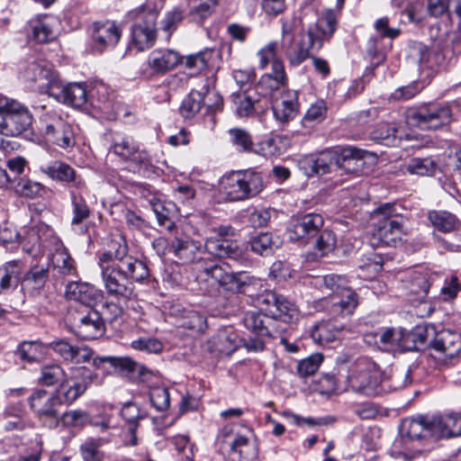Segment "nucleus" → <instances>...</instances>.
<instances>
[{"instance_id":"obj_1","label":"nucleus","mask_w":461,"mask_h":461,"mask_svg":"<svg viewBox=\"0 0 461 461\" xmlns=\"http://www.w3.org/2000/svg\"><path fill=\"white\" fill-rule=\"evenodd\" d=\"M372 245L397 247L402 243L407 235L405 219L394 204L385 203L378 207L372 215Z\"/></svg>"},{"instance_id":"obj_2","label":"nucleus","mask_w":461,"mask_h":461,"mask_svg":"<svg viewBox=\"0 0 461 461\" xmlns=\"http://www.w3.org/2000/svg\"><path fill=\"white\" fill-rule=\"evenodd\" d=\"M158 9L149 3H145L130 10L126 19L132 24L129 48L143 51L151 48L157 39Z\"/></svg>"},{"instance_id":"obj_3","label":"nucleus","mask_w":461,"mask_h":461,"mask_svg":"<svg viewBox=\"0 0 461 461\" xmlns=\"http://www.w3.org/2000/svg\"><path fill=\"white\" fill-rule=\"evenodd\" d=\"M220 186L230 202H240L256 197L264 187L261 172L253 168L231 171L220 180Z\"/></svg>"},{"instance_id":"obj_4","label":"nucleus","mask_w":461,"mask_h":461,"mask_svg":"<svg viewBox=\"0 0 461 461\" xmlns=\"http://www.w3.org/2000/svg\"><path fill=\"white\" fill-rule=\"evenodd\" d=\"M115 273H112L113 278L121 287H110L109 283L104 282V287L110 295L124 300L133 296V289L131 286V282H143L149 276V269L147 263L136 257L129 255L115 268Z\"/></svg>"},{"instance_id":"obj_5","label":"nucleus","mask_w":461,"mask_h":461,"mask_svg":"<svg viewBox=\"0 0 461 461\" xmlns=\"http://www.w3.org/2000/svg\"><path fill=\"white\" fill-rule=\"evenodd\" d=\"M382 377L379 366L373 360L359 357L350 365L347 381L354 392L373 396L378 393Z\"/></svg>"},{"instance_id":"obj_6","label":"nucleus","mask_w":461,"mask_h":461,"mask_svg":"<svg viewBox=\"0 0 461 461\" xmlns=\"http://www.w3.org/2000/svg\"><path fill=\"white\" fill-rule=\"evenodd\" d=\"M32 115L23 104L0 96V134L18 136L32 123Z\"/></svg>"},{"instance_id":"obj_7","label":"nucleus","mask_w":461,"mask_h":461,"mask_svg":"<svg viewBox=\"0 0 461 461\" xmlns=\"http://www.w3.org/2000/svg\"><path fill=\"white\" fill-rule=\"evenodd\" d=\"M95 375L86 366L71 367L54 392L59 404L70 405L82 396Z\"/></svg>"},{"instance_id":"obj_8","label":"nucleus","mask_w":461,"mask_h":461,"mask_svg":"<svg viewBox=\"0 0 461 461\" xmlns=\"http://www.w3.org/2000/svg\"><path fill=\"white\" fill-rule=\"evenodd\" d=\"M278 43L270 41L261 48L257 54L259 59L258 66L261 69H265L271 63V72L265 74L259 81L262 87H268L271 90L278 89L287 82L284 62L278 57Z\"/></svg>"},{"instance_id":"obj_9","label":"nucleus","mask_w":461,"mask_h":461,"mask_svg":"<svg viewBox=\"0 0 461 461\" xmlns=\"http://www.w3.org/2000/svg\"><path fill=\"white\" fill-rule=\"evenodd\" d=\"M40 123V131L48 142L64 149L75 145L72 126L60 115L47 112L41 116Z\"/></svg>"},{"instance_id":"obj_10","label":"nucleus","mask_w":461,"mask_h":461,"mask_svg":"<svg viewBox=\"0 0 461 461\" xmlns=\"http://www.w3.org/2000/svg\"><path fill=\"white\" fill-rule=\"evenodd\" d=\"M322 48L321 38L312 29L300 33L297 42H281L280 50L285 56L290 66L298 67L311 58L312 51H319Z\"/></svg>"},{"instance_id":"obj_11","label":"nucleus","mask_w":461,"mask_h":461,"mask_svg":"<svg viewBox=\"0 0 461 461\" xmlns=\"http://www.w3.org/2000/svg\"><path fill=\"white\" fill-rule=\"evenodd\" d=\"M129 255V246L122 236H117L111 240L107 249L98 257V266L101 269L103 282L109 283L110 287H121L113 278L112 273H115L113 268Z\"/></svg>"},{"instance_id":"obj_12","label":"nucleus","mask_w":461,"mask_h":461,"mask_svg":"<svg viewBox=\"0 0 461 461\" xmlns=\"http://www.w3.org/2000/svg\"><path fill=\"white\" fill-rule=\"evenodd\" d=\"M451 111L447 106L424 105L410 113L408 122L421 130H436L450 121Z\"/></svg>"},{"instance_id":"obj_13","label":"nucleus","mask_w":461,"mask_h":461,"mask_svg":"<svg viewBox=\"0 0 461 461\" xmlns=\"http://www.w3.org/2000/svg\"><path fill=\"white\" fill-rule=\"evenodd\" d=\"M72 327L75 334L83 339H98L105 330L104 318L92 306L73 315Z\"/></svg>"},{"instance_id":"obj_14","label":"nucleus","mask_w":461,"mask_h":461,"mask_svg":"<svg viewBox=\"0 0 461 461\" xmlns=\"http://www.w3.org/2000/svg\"><path fill=\"white\" fill-rule=\"evenodd\" d=\"M298 167L308 177L333 172L337 169V149L306 155L299 159Z\"/></svg>"},{"instance_id":"obj_15","label":"nucleus","mask_w":461,"mask_h":461,"mask_svg":"<svg viewBox=\"0 0 461 461\" xmlns=\"http://www.w3.org/2000/svg\"><path fill=\"white\" fill-rule=\"evenodd\" d=\"M323 218L318 213H308L294 218L289 227L291 240L309 244L323 226Z\"/></svg>"},{"instance_id":"obj_16","label":"nucleus","mask_w":461,"mask_h":461,"mask_svg":"<svg viewBox=\"0 0 461 461\" xmlns=\"http://www.w3.org/2000/svg\"><path fill=\"white\" fill-rule=\"evenodd\" d=\"M22 77L24 81L37 85L41 93H46L49 95L50 87L56 85L59 79L58 74L43 61H32L28 64L22 72Z\"/></svg>"},{"instance_id":"obj_17","label":"nucleus","mask_w":461,"mask_h":461,"mask_svg":"<svg viewBox=\"0 0 461 461\" xmlns=\"http://www.w3.org/2000/svg\"><path fill=\"white\" fill-rule=\"evenodd\" d=\"M408 58L418 65L421 72H426L427 77H431L438 69L443 59L442 55L434 52L420 41H413L408 47Z\"/></svg>"},{"instance_id":"obj_18","label":"nucleus","mask_w":461,"mask_h":461,"mask_svg":"<svg viewBox=\"0 0 461 461\" xmlns=\"http://www.w3.org/2000/svg\"><path fill=\"white\" fill-rule=\"evenodd\" d=\"M40 170L54 181L70 184L69 189L86 188L85 180L77 174L71 166L63 161L53 160L42 164L40 166Z\"/></svg>"},{"instance_id":"obj_19","label":"nucleus","mask_w":461,"mask_h":461,"mask_svg":"<svg viewBox=\"0 0 461 461\" xmlns=\"http://www.w3.org/2000/svg\"><path fill=\"white\" fill-rule=\"evenodd\" d=\"M367 152L355 147L337 149V169L350 176L365 173Z\"/></svg>"},{"instance_id":"obj_20","label":"nucleus","mask_w":461,"mask_h":461,"mask_svg":"<svg viewBox=\"0 0 461 461\" xmlns=\"http://www.w3.org/2000/svg\"><path fill=\"white\" fill-rule=\"evenodd\" d=\"M50 96L61 104L82 107L87 101V91L84 84L69 83L64 85L59 78L56 85L50 87Z\"/></svg>"},{"instance_id":"obj_21","label":"nucleus","mask_w":461,"mask_h":461,"mask_svg":"<svg viewBox=\"0 0 461 461\" xmlns=\"http://www.w3.org/2000/svg\"><path fill=\"white\" fill-rule=\"evenodd\" d=\"M168 251L184 264L203 260L206 254L204 244L189 238H174L168 245Z\"/></svg>"},{"instance_id":"obj_22","label":"nucleus","mask_w":461,"mask_h":461,"mask_svg":"<svg viewBox=\"0 0 461 461\" xmlns=\"http://www.w3.org/2000/svg\"><path fill=\"white\" fill-rule=\"evenodd\" d=\"M122 29L113 21L95 23L93 25V48L103 52L107 48L114 47L122 37Z\"/></svg>"},{"instance_id":"obj_23","label":"nucleus","mask_w":461,"mask_h":461,"mask_svg":"<svg viewBox=\"0 0 461 461\" xmlns=\"http://www.w3.org/2000/svg\"><path fill=\"white\" fill-rule=\"evenodd\" d=\"M31 411L40 419L56 418L58 399L54 393L40 388L34 389L27 399Z\"/></svg>"},{"instance_id":"obj_24","label":"nucleus","mask_w":461,"mask_h":461,"mask_svg":"<svg viewBox=\"0 0 461 461\" xmlns=\"http://www.w3.org/2000/svg\"><path fill=\"white\" fill-rule=\"evenodd\" d=\"M169 315L176 319L178 326L194 333L202 334L207 329V320L203 314L193 309H187L181 304L171 305Z\"/></svg>"},{"instance_id":"obj_25","label":"nucleus","mask_w":461,"mask_h":461,"mask_svg":"<svg viewBox=\"0 0 461 461\" xmlns=\"http://www.w3.org/2000/svg\"><path fill=\"white\" fill-rule=\"evenodd\" d=\"M430 347L446 358H454L461 353V332L443 330L429 341Z\"/></svg>"},{"instance_id":"obj_26","label":"nucleus","mask_w":461,"mask_h":461,"mask_svg":"<svg viewBox=\"0 0 461 461\" xmlns=\"http://www.w3.org/2000/svg\"><path fill=\"white\" fill-rule=\"evenodd\" d=\"M56 354H58L65 362L73 364H81L88 362L94 352L88 347H79L72 345L67 339L53 340L49 344Z\"/></svg>"},{"instance_id":"obj_27","label":"nucleus","mask_w":461,"mask_h":461,"mask_svg":"<svg viewBox=\"0 0 461 461\" xmlns=\"http://www.w3.org/2000/svg\"><path fill=\"white\" fill-rule=\"evenodd\" d=\"M407 294L413 296L412 300L423 302L430 287V275L419 270H408L401 278Z\"/></svg>"},{"instance_id":"obj_28","label":"nucleus","mask_w":461,"mask_h":461,"mask_svg":"<svg viewBox=\"0 0 461 461\" xmlns=\"http://www.w3.org/2000/svg\"><path fill=\"white\" fill-rule=\"evenodd\" d=\"M229 446L230 454L237 456L238 461H257L258 444L252 430L247 434H236Z\"/></svg>"},{"instance_id":"obj_29","label":"nucleus","mask_w":461,"mask_h":461,"mask_svg":"<svg viewBox=\"0 0 461 461\" xmlns=\"http://www.w3.org/2000/svg\"><path fill=\"white\" fill-rule=\"evenodd\" d=\"M1 420L6 431H23L33 427L32 420L21 402L8 404L1 414Z\"/></svg>"},{"instance_id":"obj_30","label":"nucleus","mask_w":461,"mask_h":461,"mask_svg":"<svg viewBox=\"0 0 461 461\" xmlns=\"http://www.w3.org/2000/svg\"><path fill=\"white\" fill-rule=\"evenodd\" d=\"M272 110L275 118L280 122H287L293 120L299 111L297 91H284L280 97L273 102Z\"/></svg>"},{"instance_id":"obj_31","label":"nucleus","mask_w":461,"mask_h":461,"mask_svg":"<svg viewBox=\"0 0 461 461\" xmlns=\"http://www.w3.org/2000/svg\"><path fill=\"white\" fill-rule=\"evenodd\" d=\"M401 429L410 439L434 437L433 416L417 415L402 420Z\"/></svg>"},{"instance_id":"obj_32","label":"nucleus","mask_w":461,"mask_h":461,"mask_svg":"<svg viewBox=\"0 0 461 461\" xmlns=\"http://www.w3.org/2000/svg\"><path fill=\"white\" fill-rule=\"evenodd\" d=\"M205 253L215 258H228L238 260L242 257L243 249L240 243L232 239L208 238L204 242Z\"/></svg>"},{"instance_id":"obj_33","label":"nucleus","mask_w":461,"mask_h":461,"mask_svg":"<svg viewBox=\"0 0 461 461\" xmlns=\"http://www.w3.org/2000/svg\"><path fill=\"white\" fill-rule=\"evenodd\" d=\"M434 437L438 438H450L461 437V413L448 412L433 416Z\"/></svg>"},{"instance_id":"obj_34","label":"nucleus","mask_w":461,"mask_h":461,"mask_svg":"<svg viewBox=\"0 0 461 461\" xmlns=\"http://www.w3.org/2000/svg\"><path fill=\"white\" fill-rule=\"evenodd\" d=\"M179 54L170 49H156L148 59L149 68L157 74H164L175 68L180 62Z\"/></svg>"},{"instance_id":"obj_35","label":"nucleus","mask_w":461,"mask_h":461,"mask_svg":"<svg viewBox=\"0 0 461 461\" xmlns=\"http://www.w3.org/2000/svg\"><path fill=\"white\" fill-rule=\"evenodd\" d=\"M65 297L78 302L86 307L92 306L98 299V291L90 284L70 281L66 285Z\"/></svg>"},{"instance_id":"obj_36","label":"nucleus","mask_w":461,"mask_h":461,"mask_svg":"<svg viewBox=\"0 0 461 461\" xmlns=\"http://www.w3.org/2000/svg\"><path fill=\"white\" fill-rule=\"evenodd\" d=\"M343 329V324L336 321H322L312 327L311 337L315 343L325 346L338 339Z\"/></svg>"},{"instance_id":"obj_37","label":"nucleus","mask_w":461,"mask_h":461,"mask_svg":"<svg viewBox=\"0 0 461 461\" xmlns=\"http://www.w3.org/2000/svg\"><path fill=\"white\" fill-rule=\"evenodd\" d=\"M108 363L112 366L120 368L123 371L138 373L140 378L145 381L150 375V372L143 366L139 365L130 357H95L93 364L95 367L99 368L103 364Z\"/></svg>"},{"instance_id":"obj_38","label":"nucleus","mask_w":461,"mask_h":461,"mask_svg":"<svg viewBox=\"0 0 461 461\" xmlns=\"http://www.w3.org/2000/svg\"><path fill=\"white\" fill-rule=\"evenodd\" d=\"M51 266L54 276L61 277L77 276L75 260L65 248H58L52 255Z\"/></svg>"},{"instance_id":"obj_39","label":"nucleus","mask_w":461,"mask_h":461,"mask_svg":"<svg viewBox=\"0 0 461 461\" xmlns=\"http://www.w3.org/2000/svg\"><path fill=\"white\" fill-rule=\"evenodd\" d=\"M83 189H69V198L71 203V225H79L86 221L91 215V210L82 194Z\"/></svg>"},{"instance_id":"obj_40","label":"nucleus","mask_w":461,"mask_h":461,"mask_svg":"<svg viewBox=\"0 0 461 461\" xmlns=\"http://www.w3.org/2000/svg\"><path fill=\"white\" fill-rule=\"evenodd\" d=\"M244 325L248 330H252L261 337H274L275 332L272 329L274 321L264 315L254 312H247L244 317Z\"/></svg>"},{"instance_id":"obj_41","label":"nucleus","mask_w":461,"mask_h":461,"mask_svg":"<svg viewBox=\"0 0 461 461\" xmlns=\"http://www.w3.org/2000/svg\"><path fill=\"white\" fill-rule=\"evenodd\" d=\"M22 271L19 261H10L0 267V294L17 287L21 281Z\"/></svg>"},{"instance_id":"obj_42","label":"nucleus","mask_w":461,"mask_h":461,"mask_svg":"<svg viewBox=\"0 0 461 461\" xmlns=\"http://www.w3.org/2000/svg\"><path fill=\"white\" fill-rule=\"evenodd\" d=\"M53 238V230L49 225L44 222H37L32 225L27 232L24 240L31 244L30 248H26V244L23 245V249L28 253H32L36 248L44 246V242L49 239Z\"/></svg>"},{"instance_id":"obj_43","label":"nucleus","mask_w":461,"mask_h":461,"mask_svg":"<svg viewBox=\"0 0 461 461\" xmlns=\"http://www.w3.org/2000/svg\"><path fill=\"white\" fill-rule=\"evenodd\" d=\"M237 335L230 329L220 330L211 339L212 350L230 355L237 348Z\"/></svg>"},{"instance_id":"obj_44","label":"nucleus","mask_w":461,"mask_h":461,"mask_svg":"<svg viewBox=\"0 0 461 461\" xmlns=\"http://www.w3.org/2000/svg\"><path fill=\"white\" fill-rule=\"evenodd\" d=\"M429 220L432 226L441 232H451L458 229L459 220L451 212L446 211H430Z\"/></svg>"},{"instance_id":"obj_45","label":"nucleus","mask_w":461,"mask_h":461,"mask_svg":"<svg viewBox=\"0 0 461 461\" xmlns=\"http://www.w3.org/2000/svg\"><path fill=\"white\" fill-rule=\"evenodd\" d=\"M438 168V163L432 157L412 158L405 165L406 172L420 176H434Z\"/></svg>"},{"instance_id":"obj_46","label":"nucleus","mask_w":461,"mask_h":461,"mask_svg":"<svg viewBox=\"0 0 461 461\" xmlns=\"http://www.w3.org/2000/svg\"><path fill=\"white\" fill-rule=\"evenodd\" d=\"M138 147L139 146L131 136L115 133L113 137L110 151L126 161L137 151Z\"/></svg>"},{"instance_id":"obj_47","label":"nucleus","mask_w":461,"mask_h":461,"mask_svg":"<svg viewBox=\"0 0 461 461\" xmlns=\"http://www.w3.org/2000/svg\"><path fill=\"white\" fill-rule=\"evenodd\" d=\"M67 374L65 369L59 364L44 365L41 368L38 383L48 387L59 386Z\"/></svg>"},{"instance_id":"obj_48","label":"nucleus","mask_w":461,"mask_h":461,"mask_svg":"<svg viewBox=\"0 0 461 461\" xmlns=\"http://www.w3.org/2000/svg\"><path fill=\"white\" fill-rule=\"evenodd\" d=\"M314 285L328 294L330 293L338 296L344 288L348 287V281L345 276L330 274L316 277Z\"/></svg>"},{"instance_id":"obj_49","label":"nucleus","mask_w":461,"mask_h":461,"mask_svg":"<svg viewBox=\"0 0 461 461\" xmlns=\"http://www.w3.org/2000/svg\"><path fill=\"white\" fill-rule=\"evenodd\" d=\"M106 442L102 438H89L79 447V452L84 461H103L104 453L101 447Z\"/></svg>"},{"instance_id":"obj_50","label":"nucleus","mask_w":461,"mask_h":461,"mask_svg":"<svg viewBox=\"0 0 461 461\" xmlns=\"http://www.w3.org/2000/svg\"><path fill=\"white\" fill-rule=\"evenodd\" d=\"M317 35H319L322 42L326 39H330L337 29V18L334 12L329 10L320 16L314 27H311Z\"/></svg>"},{"instance_id":"obj_51","label":"nucleus","mask_w":461,"mask_h":461,"mask_svg":"<svg viewBox=\"0 0 461 461\" xmlns=\"http://www.w3.org/2000/svg\"><path fill=\"white\" fill-rule=\"evenodd\" d=\"M46 347L38 341H23L20 344L16 354L28 363L39 362L44 356Z\"/></svg>"},{"instance_id":"obj_52","label":"nucleus","mask_w":461,"mask_h":461,"mask_svg":"<svg viewBox=\"0 0 461 461\" xmlns=\"http://www.w3.org/2000/svg\"><path fill=\"white\" fill-rule=\"evenodd\" d=\"M398 129L395 123L381 122L370 133L371 139L386 146H394L397 142Z\"/></svg>"},{"instance_id":"obj_53","label":"nucleus","mask_w":461,"mask_h":461,"mask_svg":"<svg viewBox=\"0 0 461 461\" xmlns=\"http://www.w3.org/2000/svg\"><path fill=\"white\" fill-rule=\"evenodd\" d=\"M49 276V268L43 266L32 267L22 280V285L32 290L41 289Z\"/></svg>"},{"instance_id":"obj_54","label":"nucleus","mask_w":461,"mask_h":461,"mask_svg":"<svg viewBox=\"0 0 461 461\" xmlns=\"http://www.w3.org/2000/svg\"><path fill=\"white\" fill-rule=\"evenodd\" d=\"M31 27L32 37L38 43H46L56 38L51 21L48 18L32 22Z\"/></svg>"},{"instance_id":"obj_55","label":"nucleus","mask_w":461,"mask_h":461,"mask_svg":"<svg viewBox=\"0 0 461 461\" xmlns=\"http://www.w3.org/2000/svg\"><path fill=\"white\" fill-rule=\"evenodd\" d=\"M338 301L333 302V305L339 308V312L344 315H350L358 305L357 294L350 287L344 288L337 296Z\"/></svg>"},{"instance_id":"obj_56","label":"nucleus","mask_w":461,"mask_h":461,"mask_svg":"<svg viewBox=\"0 0 461 461\" xmlns=\"http://www.w3.org/2000/svg\"><path fill=\"white\" fill-rule=\"evenodd\" d=\"M203 97L198 91H191L187 96L182 101L179 107V113L185 119H191L202 108Z\"/></svg>"},{"instance_id":"obj_57","label":"nucleus","mask_w":461,"mask_h":461,"mask_svg":"<svg viewBox=\"0 0 461 461\" xmlns=\"http://www.w3.org/2000/svg\"><path fill=\"white\" fill-rule=\"evenodd\" d=\"M311 243L320 256H325L335 249L337 238L331 230L321 229L317 236L312 239Z\"/></svg>"},{"instance_id":"obj_58","label":"nucleus","mask_w":461,"mask_h":461,"mask_svg":"<svg viewBox=\"0 0 461 461\" xmlns=\"http://www.w3.org/2000/svg\"><path fill=\"white\" fill-rule=\"evenodd\" d=\"M218 4L219 0H195L189 14L193 21L202 23L213 14Z\"/></svg>"},{"instance_id":"obj_59","label":"nucleus","mask_w":461,"mask_h":461,"mask_svg":"<svg viewBox=\"0 0 461 461\" xmlns=\"http://www.w3.org/2000/svg\"><path fill=\"white\" fill-rule=\"evenodd\" d=\"M149 203L156 214L158 224L165 227L168 231H172L176 228V224L172 221L170 211L165 203L155 197L149 199Z\"/></svg>"},{"instance_id":"obj_60","label":"nucleus","mask_w":461,"mask_h":461,"mask_svg":"<svg viewBox=\"0 0 461 461\" xmlns=\"http://www.w3.org/2000/svg\"><path fill=\"white\" fill-rule=\"evenodd\" d=\"M406 336L402 330L393 328L387 329L379 337V342L385 350H392L395 348H403V339Z\"/></svg>"},{"instance_id":"obj_61","label":"nucleus","mask_w":461,"mask_h":461,"mask_svg":"<svg viewBox=\"0 0 461 461\" xmlns=\"http://www.w3.org/2000/svg\"><path fill=\"white\" fill-rule=\"evenodd\" d=\"M279 296L280 294L273 291H266L259 294L257 297L256 302L260 312H262L264 315L272 319L273 315L278 312L276 305L278 304Z\"/></svg>"},{"instance_id":"obj_62","label":"nucleus","mask_w":461,"mask_h":461,"mask_svg":"<svg viewBox=\"0 0 461 461\" xmlns=\"http://www.w3.org/2000/svg\"><path fill=\"white\" fill-rule=\"evenodd\" d=\"M277 313L273 315L272 320H281L284 322H290L298 317V310L294 303L287 300L284 295L279 296L276 305Z\"/></svg>"},{"instance_id":"obj_63","label":"nucleus","mask_w":461,"mask_h":461,"mask_svg":"<svg viewBox=\"0 0 461 461\" xmlns=\"http://www.w3.org/2000/svg\"><path fill=\"white\" fill-rule=\"evenodd\" d=\"M232 145L240 152H252L254 143L250 134L242 129H230L229 131Z\"/></svg>"},{"instance_id":"obj_64","label":"nucleus","mask_w":461,"mask_h":461,"mask_svg":"<svg viewBox=\"0 0 461 461\" xmlns=\"http://www.w3.org/2000/svg\"><path fill=\"white\" fill-rule=\"evenodd\" d=\"M323 361V356L320 353L312 354L301 360L297 365V373L302 377L312 375L319 369Z\"/></svg>"}]
</instances>
